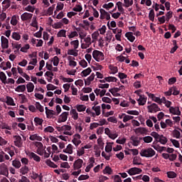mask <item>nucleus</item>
Wrapping results in <instances>:
<instances>
[{"mask_svg":"<svg viewBox=\"0 0 182 182\" xmlns=\"http://www.w3.org/2000/svg\"><path fill=\"white\" fill-rule=\"evenodd\" d=\"M141 157H153L156 156V151L152 148L143 149L139 153Z\"/></svg>","mask_w":182,"mask_h":182,"instance_id":"obj_1","label":"nucleus"},{"mask_svg":"<svg viewBox=\"0 0 182 182\" xmlns=\"http://www.w3.org/2000/svg\"><path fill=\"white\" fill-rule=\"evenodd\" d=\"M92 58L97 62H102V60H105V54H103V53L102 51L95 50L92 52Z\"/></svg>","mask_w":182,"mask_h":182,"instance_id":"obj_2","label":"nucleus"},{"mask_svg":"<svg viewBox=\"0 0 182 182\" xmlns=\"http://www.w3.org/2000/svg\"><path fill=\"white\" fill-rule=\"evenodd\" d=\"M147 109L149 113H157V112H160V110H161L160 107H159L156 103H152L151 105H149Z\"/></svg>","mask_w":182,"mask_h":182,"instance_id":"obj_3","label":"nucleus"},{"mask_svg":"<svg viewBox=\"0 0 182 182\" xmlns=\"http://www.w3.org/2000/svg\"><path fill=\"white\" fill-rule=\"evenodd\" d=\"M33 16V14L25 12L21 15V19L23 22H31L32 17Z\"/></svg>","mask_w":182,"mask_h":182,"instance_id":"obj_4","label":"nucleus"},{"mask_svg":"<svg viewBox=\"0 0 182 182\" xmlns=\"http://www.w3.org/2000/svg\"><path fill=\"white\" fill-rule=\"evenodd\" d=\"M14 139H15L14 145L16 147H18V149H21V147H22V146L23 145V141H22V137H21V136H19V135H14Z\"/></svg>","mask_w":182,"mask_h":182,"instance_id":"obj_5","label":"nucleus"},{"mask_svg":"<svg viewBox=\"0 0 182 182\" xmlns=\"http://www.w3.org/2000/svg\"><path fill=\"white\" fill-rule=\"evenodd\" d=\"M142 172H143V170H141V168H137V167L131 168H129V171H127V173H128V174H129V176H134L136 174H140Z\"/></svg>","mask_w":182,"mask_h":182,"instance_id":"obj_6","label":"nucleus"},{"mask_svg":"<svg viewBox=\"0 0 182 182\" xmlns=\"http://www.w3.org/2000/svg\"><path fill=\"white\" fill-rule=\"evenodd\" d=\"M146 93L147 94V96L153 100V102H156L158 105H161V103H163V101H161L160 97L154 96V94H151L149 92H146Z\"/></svg>","mask_w":182,"mask_h":182,"instance_id":"obj_7","label":"nucleus"},{"mask_svg":"<svg viewBox=\"0 0 182 182\" xmlns=\"http://www.w3.org/2000/svg\"><path fill=\"white\" fill-rule=\"evenodd\" d=\"M1 48L3 49H8V48H9V40H8L6 37L1 36Z\"/></svg>","mask_w":182,"mask_h":182,"instance_id":"obj_8","label":"nucleus"},{"mask_svg":"<svg viewBox=\"0 0 182 182\" xmlns=\"http://www.w3.org/2000/svg\"><path fill=\"white\" fill-rule=\"evenodd\" d=\"M130 140L132 141V144L134 145L135 147L139 146L140 144V141L143 140V138L139 136H131Z\"/></svg>","mask_w":182,"mask_h":182,"instance_id":"obj_9","label":"nucleus"},{"mask_svg":"<svg viewBox=\"0 0 182 182\" xmlns=\"http://www.w3.org/2000/svg\"><path fill=\"white\" fill-rule=\"evenodd\" d=\"M69 116V112H63L58 119V123H65L68 120V117Z\"/></svg>","mask_w":182,"mask_h":182,"instance_id":"obj_10","label":"nucleus"},{"mask_svg":"<svg viewBox=\"0 0 182 182\" xmlns=\"http://www.w3.org/2000/svg\"><path fill=\"white\" fill-rule=\"evenodd\" d=\"M170 113H172V114H176L177 116H181V111H180V108L178 107H171L169 108Z\"/></svg>","mask_w":182,"mask_h":182,"instance_id":"obj_11","label":"nucleus"},{"mask_svg":"<svg viewBox=\"0 0 182 182\" xmlns=\"http://www.w3.org/2000/svg\"><path fill=\"white\" fill-rule=\"evenodd\" d=\"M82 164H83V160L80 159L76 160L73 164L74 170H79V168H82Z\"/></svg>","mask_w":182,"mask_h":182,"instance_id":"obj_12","label":"nucleus"},{"mask_svg":"<svg viewBox=\"0 0 182 182\" xmlns=\"http://www.w3.org/2000/svg\"><path fill=\"white\" fill-rule=\"evenodd\" d=\"M139 106H144L146 102H147V97H145L144 95H139V98L137 100Z\"/></svg>","mask_w":182,"mask_h":182,"instance_id":"obj_13","label":"nucleus"},{"mask_svg":"<svg viewBox=\"0 0 182 182\" xmlns=\"http://www.w3.org/2000/svg\"><path fill=\"white\" fill-rule=\"evenodd\" d=\"M0 171H1V174H2L3 176H6L8 175V166H6V164H1L0 165Z\"/></svg>","mask_w":182,"mask_h":182,"instance_id":"obj_14","label":"nucleus"},{"mask_svg":"<svg viewBox=\"0 0 182 182\" xmlns=\"http://www.w3.org/2000/svg\"><path fill=\"white\" fill-rule=\"evenodd\" d=\"M27 155L30 157V159H33V160L38 163L41 161V157L33 152H28Z\"/></svg>","mask_w":182,"mask_h":182,"instance_id":"obj_15","label":"nucleus"},{"mask_svg":"<svg viewBox=\"0 0 182 182\" xmlns=\"http://www.w3.org/2000/svg\"><path fill=\"white\" fill-rule=\"evenodd\" d=\"M157 142L161 143V144H166L168 140L167 139V137L164 136V135L161 134L159 135V139L156 141Z\"/></svg>","mask_w":182,"mask_h":182,"instance_id":"obj_16","label":"nucleus"},{"mask_svg":"<svg viewBox=\"0 0 182 182\" xmlns=\"http://www.w3.org/2000/svg\"><path fill=\"white\" fill-rule=\"evenodd\" d=\"M125 37L127 38V39H128V41H129V42H134V40L136 39V37H134V36H133L132 32H128V33H125Z\"/></svg>","mask_w":182,"mask_h":182,"instance_id":"obj_17","label":"nucleus"},{"mask_svg":"<svg viewBox=\"0 0 182 182\" xmlns=\"http://www.w3.org/2000/svg\"><path fill=\"white\" fill-rule=\"evenodd\" d=\"M20 173L23 176H25V174H28L29 173V167H28L26 165H24V166H22L20 168Z\"/></svg>","mask_w":182,"mask_h":182,"instance_id":"obj_18","label":"nucleus"},{"mask_svg":"<svg viewBox=\"0 0 182 182\" xmlns=\"http://www.w3.org/2000/svg\"><path fill=\"white\" fill-rule=\"evenodd\" d=\"M90 73H92V68H88L82 71L81 74L82 76L84 77H86V76H89V75H90Z\"/></svg>","mask_w":182,"mask_h":182,"instance_id":"obj_19","label":"nucleus"},{"mask_svg":"<svg viewBox=\"0 0 182 182\" xmlns=\"http://www.w3.org/2000/svg\"><path fill=\"white\" fill-rule=\"evenodd\" d=\"M27 92L28 93H32L33 92V89H35V85L32 82H28L26 85Z\"/></svg>","mask_w":182,"mask_h":182,"instance_id":"obj_20","label":"nucleus"},{"mask_svg":"<svg viewBox=\"0 0 182 182\" xmlns=\"http://www.w3.org/2000/svg\"><path fill=\"white\" fill-rule=\"evenodd\" d=\"M151 147H153V149H154V150H156L157 151H159V153H161L163 151H166V146H160L152 145Z\"/></svg>","mask_w":182,"mask_h":182,"instance_id":"obj_21","label":"nucleus"},{"mask_svg":"<svg viewBox=\"0 0 182 182\" xmlns=\"http://www.w3.org/2000/svg\"><path fill=\"white\" fill-rule=\"evenodd\" d=\"M12 166H14V167H15V168H21V161L18 160V159H15L12 161Z\"/></svg>","mask_w":182,"mask_h":182,"instance_id":"obj_22","label":"nucleus"},{"mask_svg":"<svg viewBox=\"0 0 182 182\" xmlns=\"http://www.w3.org/2000/svg\"><path fill=\"white\" fill-rule=\"evenodd\" d=\"M2 5H3V9H8V8H9V6H11V0H4L2 2Z\"/></svg>","mask_w":182,"mask_h":182,"instance_id":"obj_23","label":"nucleus"},{"mask_svg":"<svg viewBox=\"0 0 182 182\" xmlns=\"http://www.w3.org/2000/svg\"><path fill=\"white\" fill-rule=\"evenodd\" d=\"M0 80L2 82V83L6 85V75H5V73L0 72Z\"/></svg>","mask_w":182,"mask_h":182,"instance_id":"obj_24","label":"nucleus"},{"mask_svg":"<svg viewBox=\"0 0 182 182\" xmlns=\"http://www.w3.org/2000/svg\"><path fill=\"white\" fill-rule=\"evenodd\" d=\"M135 133H141V134H144V133H147V129L144 127H139L136 129Z\"/></svg>","mask_w":182,"mask_h":182,"instance_id":"obj_25","label":"nucleus"},{"mask_svg":"<svg viewBox=\"0 0 182 182\" xmlns=\"http://www.w3.org/2000/svg\"><path fill=\"white\" fill-rule=\"evenodd\" d=\"M35 106H36L37 110H39V112H41V113H43V112H45V109H43V106H42L40 102H36L35 104Z\"/></svg>","mask_w":182,"mask_h":182,"instance_id":"obj_26","label":"nucleus"},{"mask_svg":"<svg viewBox=\"0 0 182 182\" xmlns=\"http://www.w3.org/2000/svg\"><path fill=\"white\" fill-rule=\"evenodd\" d=\"M70 114L73 115V119H74V120H77V119H79V114L75 109H71Z\"/></svg>","mask_w":182,"mask_h":182,"instance_id":"obj_27","label":"nucleus"},{"mask_svg":"<svg viewBox=\"0 0 182 182\" xmlns=\"http://www.w3.org/2000/svg\"><path fill=\"white\" fill-rule=\"evenodd\" d=\"M25 90H26V86H25V85H18L15 91L16 92H25Z\"/></svg>","mask_w":182,"mask_h":182,"instance_id":"obj_28","label":"nucleus"},{"mask_svg":"<svg viewBox=\"0 0 182 182\" xmlns=\"http://www.w3.org/2000/svg\"><path fill=\"white\" fill-rule=\"evenodd\" d=\"M34 122L36 123V126H42V123H43V119L39 117H35Z\"/></svg>","mask_w":182,"mask_h":182,"instance_id":"obj_29","label":"nucleus"},{"mask_svg":"<svg viewBox=\"0 0 182 182\" xmlns=\"http://www.w3.org/2000/svg\"><path fill=\"white\" fill-rule=\"evenodd\" d=\"M113 173V169L110 168V166H106L105 169L103 170V173L104 174H112Z\"/></svg>","mask_w":182,"mask_h":182,"instance_id":"obj_30","label":"nucleus"},{"mask_svg":"<svg viewBox=\"0 0 182 182\" xmlns=\"http://www.w3.org/2000/svg\"><path fill=\"white\" fill-rule=\"evenodd\" d=\"M58 38H66V30H60L57 33Z\"/></svg>","mask_w":182,"mask_h":182,"instance_id":"obj_31","label":"nucleus"},{"mask_svg":"<svg viewBox=\"0 0 182 182\" xmlns=\"http://www.w3.org/2000/svg\"><path fill=\"white\" fill-rule=\"evenodd\" d=\"M113 6H114V4L110 2L109 4H103L102 8H104V9H107V11H109V9L113 8Z\"/></svg>","mask_w":182,"mask_h":182,"instance_id":"obj_32","label":"nucleus"},{"mask_svg":"<svg viewBox=\"0 0 182 182\" xmlns=\"http://www.w3.org/2000/svg\"><path fill=\"white\" fill-rule=\"evenodd\" d=\"M100 18L101 19H105L106 18V16L107 15V11H106L105 9H101L100 10Z\"/></svg>","mask_w":182,"mask_h":182,"instance_id":"obj_33","label":"nucleus"},{"mask_svg":"<svg viewBox=\"0 0 182 182\" xmlns=\"http://www.w3.org/2000/svg\"><path fill=\"white\" fill-rule=\"evenodd\" d=\"M166 174L168 178H176V177H177V173L174 171H168Z\"/></svg>","mask_w":182,"mask_h":182,"instance_id":"obj_34","label":"nucleus"},{"mask_svg":"<svg viewBox=\"0 0 182 182\" xmlns=\"http://www.w3.org/2000/svg\"><path fill=\"white\" fill-rule=\"evenodd\" d=\"M171 89L172 90V95H173V96H177L180 95V91L178 90V88H177V87L173 86L171 87Z\"/></svg>","mask_w":182,"mask_h":182,"instance_id":"obj_35","label":"nucleus"},{"mask_svg":"<svg viewBox=\"0 0 182 182\" xmlns=\"http://www.w3.org/2000/svg\"><path fill=\"white\" fill-rule=\"evenodd\" d=\"M142 140H144V143H151V141H153V137L150 136H146L142 138Z\"/></svg>","mask_w":182,"mask_h":182,"instance_id":"obj_36","label":"nucleus"},{"mask_svg":"<svg viewBox=\"0 0 182 182\" xmlns=\"http://www.w3.org/2000/svg\"><path fill=\"white\" fill-rule=\"evenodd\" d=\"M107 146H105V151L107 153H110V151H112L113 146H112V144H113L112 143H107Z\"/></svg>","mask_w":182,"mask_h":182,"instance_id":"obj_37","label":"nucleus"},{"mask_svg":"<svg viewBox=\"0 0 182 182\" xmlns=\"http://www.w3.org/2000/svg\"><path fill=\"white\" fill-rule=\"evenodd\" d=\"M77 112H85L86 110V107L84 105H78L76 106Z\"/></svg>","mask_w":182,"mask_h":182,"instance_id":"obj_38","label":"nucleus"},{"mask_svg":"<svg viewBox=\"0 0 182 182\" xmlns=\"http://www.w3.org/2000/svg\"><path fill=\"white\" fill-rule=\"evenodd\" d=\"M31 26H33V28H36L38 29V21L36 20V17H33L32 20V23H31Z\"/></svg>","mask_w":182,"mask_h":182,"instance_id":"obj_39","label":"nucleus"},{"mask_svg":"<svg viewBox=\"0 0 182 182\" xmlns=\"http://www.w3.org/2000/svg\"><path fill=\"white\" fill-rule=\"evenodd\" d=\"M149 21H151V22H154V9H151L149 11Z\"/></svg>","mask_w":182,"mask_h":182,"instance_id":"obj_40","label":"nucleus"},{"mask_svg":"<svg viewBox=\"0 0 182 182\" xmlns=\"http://www.w3.org/2000/svg\"><path fill=\"white\" fill-rule=\"evenodd\" d=\"M11 23L13 25V26H16L18 25V19H16V16H13L11 17Z\"/></svg>","mask_w":182,"mask_h":182,"instance_id":"obj_41","label":"nucleus"},{"mask_svg":"<svg viewBox=\"0 0 182 182\" xmlns=\"http://www.w3.org/2000/svg\"><path fill=\"white\" fill-rule=\"evenodd\" d=\"M6 103L9 106H15V102H14V99L11 97H7Z\"/></svg>","mask_w":182,"mask_h":182,"instance_id":"obj_42","label":"nucleus"},{"mask_svg":"<svg viewBox=\"0 0 182 182\" xmlns=\"http://www.w3.org/2000/svg\"><path fill=\"white\" fill-rule=\"evenodd\" d=\"M55 132V129L53 127H47L44 129V133H53Z\"/></svg>","mask_w":182,"mask_h":182,"instance_id":"obj_43","label":"nucleus"},{"mask_svg":"<svg viewBox=\"0 0 182 182\" xmlns=\"http://www.w3.org/2000/svg\"><path fill=\"white\" fill-rule=\"evenodd\" d=\"M11 37L13 39H15V41H19L21 39V35L16 32H14Z\"/></svg>","mask_w":182,"mask_h":182,"instance_id":"obj_44","label":"nucleus"},{"mask_svg":"<svg viewBox=\"0 0 182 182\" xmlns=\"http://www.w3.org/2000/svg\"><path fill=\"white\" fill-rule=\"evenodd\" d=\"M173 137H176V139H180V136H181V133H180V131L174 129L173 131Z\"/></svg>","mask_w":182,"mask_h":182,"instance_id":"obj_45","label":"nucleus"},{"mask_svg":"<svg viewBox=\"0 0 182 182\" xmlns=\"http://www.w3.org/2000/svg\"><path fill=\"white\" fill-rule=\"evenodd\" d=\"M70 44L74 46V49L76 50L79 48V40H75L70 42Z\"/></svg>","mask_w":182,"mask_h":182,"instance_id":"obj_46","label":"nucleus"},{"mask_svg":"<svg viewBox=\"0 0 182 182\" xmlns=\"http://www.w3.org/2000/svg\"><path fill=\"white\" fill-rule=\"evenodd\" d=\"M53 9H55V4L52 5L51 6H50L48 8V9L47 10L48 15H49V16L53 15Z\"/></svg>","mask_w":182,"mask_h":182,"instance_id":"obj_47","label":"nucleus"},{"mask_svg":"<svg viewBox=\"0 0 182 182\" xmlns=\"http://www.w3.org/2000/svg\"><path fill=\"white\" fill-rule=\"evenodd\" d=\"M109 69L112 72V75H115V73H117L119 72V69L117 66L109 65Z\"/></svg>","mask_w":182,"mask_h":182,"instance_id":"obj_48","label":"nucleus"},{"mask_svg":"<svg viewBox=\"0 0 182 182\" xmlns=\"http://www.w3.org/2000/svg\"><path fill=\"white\" fill-rule=\"evenodd\" d=\"M47 164L48 166H49L50 167H52L53 168H58V165L55 164V163H53L50 160L47 161Z\"/></svg>","mask_w":182,"mask_h":182,"instance_id":"obj_49","label":"nucleus"},{"mask_svg":"<svg viewBox=\"0 0 182 182\" xmlns=\"http://www.w3.org/2000/svg\"><path fill=\"white\" fill-rule=\"evenodd\" d=\"M82 9L83 8L82 7V6L77 4L76 7H74L73 9V11H74V12H82Z\"/></svg>","mask_w":182,"mask_h":182,"instance_id":"obj_50","label":"nucleus"},{"mask_svg":"<svg viewBox=\"0 0 182 182\" xmlns=\"http://www.w3.org/2000/svg\"><path fill=\"white\" fill-rule=\"evenodd\" d=\"M66 149L68 154H72L73 153V146H72V144H69Z\"/></svg>","mask_w":182,"mask_h":182,"instance_id":"obj_51","label":"nucleus"},{"mask_svg":"<svg viewBox=\"0 0 182 182\" xmlns=\"http://www.w3.org/2000/svg\"><path fill=\"white\" fill-rule=\"evenodd\" d=\"M106 82H117V78L116 77H106Z\"/></svg>","mask_w":182,"mask_h":182,"instance_id":"obj_52","label":"nucleus"},{"mask_svg":"<svg viewBox=\"0 0 182 182\" xmlns=\"http://www.w3.org/2000/svg\"><path fill=\"white\" fill-rule=\"evenodd\" d=\"M151 136L155 139L156 141H157V140H159V138L160 137V134H159V133L156 132H152L151 133Z\"/></svg>","mask_w":182,"mask_h":182,"instance_id":"obj_53","label":"nucleus"},{"mask_svg":"<svg viewBox=\"0 0 182 182\" xmlns=\"http://www.w3.org/2000/svg\"><path fill=\"white\" fill-rule=\"evenodd\" d=\"M171 141L172 144H173L175 147H176V148H178V149L180 147V143L178 142V141H177V140H176V139H171Z\"/></svg>","mask_w":182,"mask_h":182,"instance_id":"obj_54","label":"nucleus"},{"mask_svg":"<svg viewBox=\"0 0 182 182\" xmlns=\"http://www.w3.org/2000/svg\"><path fill=\"white\" fill-rule=\"evenodd\" d=\"M30 46L29 44H26L23 47L21 48V52H23L24 53H26L28 52V49H29Z\"/></svg>","mask_w":182,"mask_h":182,"instance_id":"obj_55","label":"nucleus"},{"mask_svg":"<svg viewBox=\"0 0 182 182\" xmlns=\"http://www.w3.org/2000/svg\"><path fill=\"white\" fill-rule=\"evenodd\" d=\"M63 26V23H62V22L59 21L54 24L53 28H54V29H60Z\"/></svg>","mask_w":182,"mask_h":182,"instance_id":"obj_56","label":"nucleus"},{"mask_svg":"<svg viewBox=\"0 0 182 182\" xmlns=\"http://www.w3.org/2000/svg\"><path fill=\"white\" fill-rule=\"evenodd\" d=\"M68 55H72L73 56H77V52L75 51L73 49H70L68 50Z\"/></svg>","mask_w":182,"mask_h":182,"instance_id":"obj_57","label":"nucleus"},{"mask_svg":"<svg viewBox=\"0 0 182 182\" xmlns=\"http://www.w3.org/2000/svg\"><path fill=\"white\" fill-rule=\"evenodd\" d=\"M89 178V175H80L78 177V181H82L83 180H87Z\"/></svg>","mask_w":182,"mask_h":182,"instance_id":"obj_58","label":"nucleus"},{"mask_svg":"<svg viewBox=\"0 0 182 182\" xmlns=\"http://www.w3.org/2000/svg\"><path fill=\"white\" fill-rule=\"evenodd\" d=\"M46 87L47 90H55V89H57V87L53 85V84L47 85Z\"/></svg>","mask_w":182,"mask_h":182,"instance_id":"obj_59","label":"nucleus"},{"mask_svg":"<svg viewBox=\"0 0 182 182\" xmlns=\"http://www.w3.org/2000/svg\"><path fill=\"white\" fill-rule=\"evenodd\" d=\"M127 113L128 114H133L134 116H139V112L136 110H128Z\"/></svg>","mask_w":182,"mask_h":182,"instance_id":"obj_60","label":"nucleus"},{"mask_svg":"<svg viewBox=\"0 0 182 182\" xmlns=\"http://www.w3.org/2000/svg\"><path fill=\"white\" fill-rule=\"evenodd\" d=\"M102 100L104 102V103H112V100L108 97H103Z\"/></svg>","mask_w":182,"mask_h":182,"instance_id":"obj_61","label":"nucleus"},{"mask_svg":"<svg viewBox=\"0 0 182 182\" xmlns=\"http://www.w3.org/2000/svg\"><path fill=\"white\" fill-rule=\"evenodd\" d=\"M80 65L82 66V68H87V62L85 60H82L80 61Z\"/></svg>","mask_w":182,"mask_h":182,"instance_id":"obj_62","label":"nucleus"},{"mask_svg":"<svg viewBox=\"0 0 182 182\" xmlns=\"http://www.w3.org/2000/svg\"><path fill=\"white\" fill-rule=\"evenodd\" d=\"M114 182H122V178L119 175H115L114 176Z\"/></svg>","mask_w":182,"mask_h":182,"instance_id":"obj_63","label":"nucleus"},{"mask_svg":"<svg viewBox=\"0 0 182 182\" xmlns=\"http://www.w3.org/2000/svg\"><path fill=\"white\" fill-rule=\"evenodd\" d=\"M18 182H31V181H29V179L26 178V176H22L21 179H20Z\"/></svg>","mask_w":182,"mask_h":182,"instance_id":"obj_64","label":"nucleus"}]
</instances>
